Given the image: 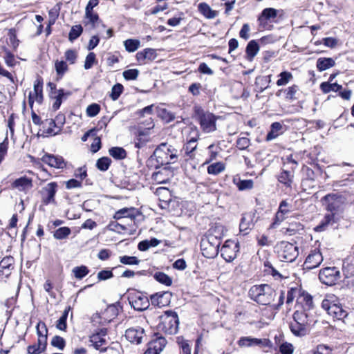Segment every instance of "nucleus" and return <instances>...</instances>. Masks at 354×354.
<instances>
[{
	"instance_id": "58836bf2",
	"label": "nucleus",
	"mask_w": 354,
	"mask_h": 354,
	"mask_svg": "<svg viewBox=\"0 0 354 354\" xmlns=\"http://www.w3.org/2000/svg\"><path fill=\"white\" fill-rule=\"evenodd\" d=\"M55 68L59 79L62 78L64 75L68 70V67L66 62L63 60H57L55 63Z\"/></svg>"
},
{
	"instance_id": "412c9836",
	"label": "nucleus",
	"mask_w": 354,
	"mask_h": 354,
	"mask_svg": "<svg viewBox=\"0 0 354 354\" xmlns=\"http://www.w3.org/2000/svg\"><path fill=\"white\" fill-rule=\"evenodd\" d=\"M139 215V212L134 207H124L117 211L113 218L115 220H120L122 218H130L131 221H133Z\"/></svg>"
},
{
	"instance_id": "6ab92c4d",
	"label": "nucleus",
	"mask_w": 354,
	"mask_h": 354,
	"mask_svg": "<svg viewBox=\"0 0 354 354\" xmlns=\"http://www.w3.org/2000/svg\"><path fill=\"white\" fill-rule=\"evenodd\" d=\"M339 221L337 216L334 214H326L323 219L320 221L319 224L315 227L316 232H323L328 229L329 226H333Z\"/></svg>"
},
{
	"instance_id": "20e7f679",
	"label": "nucleus",
	"mask_w": 354,
	"mask_h": 354,
	"mask_svg": "<svg viewBox=\"0 0 354 354\" xmlns=\"http://www.w3.org/2000/svg\"><path fill=\"white\" fill-rule=\"evenodd\" d=\"M345 200L342 195L331 193L324 196L321 199V202L327 212L338 216L344 212Z\"/></svg>"
},
{
	"instance_id": "8fccbe9b",
	"label": "nucleus",
	"mask_w": 354,
	"mask_h": 354,
	"mask_svg": "<svg viewBox=\"0 0 354 354\" xmlns=\"http://www.w3.org/2000/svg\"><path fill=\"white\" fill-rule=\"evenodd\" d=\"M159 116L162 120L169 123L175 119V115L172 112L167 110L166 109H162L159 111Z\"/></svg>"
},
{
	"instance_id": "b1692460",
	"label": "nucleus",
	"mask_w": 354,
	"mask_h": 354,
	"mask_svg": "<svg viewBox=\"0 0 354 354\" xmlns=\"http://www.w3.org/2000/svg\"><path fill=\"white\" fill-rule=\"evenodd\" d=\"M12 187L20 192H26L32 187V182L30 178L26 176L21 177L12 183Z\"/></svg>"
},
{
	"instance_id": "09e8293b",
	"label": "nucleus",
	"mask_w": 354,
	"mask_h": 354,
	"mask_svg": "<svg viewBox=\"0 0 354 354\" xmlns=\"http://www.w3.org/2000/svg\"><path fill=\"white\" fill-rule=\"evenodd\" d=\"M177 342L180 348V354H191V347L187 340L179 337L177 339Z\"/></svg>"
},
{
	"instance_id": "69168bd1",
	"label": "nucleus",
	"mask_w": 354,
	"mask_h": 354,
	"mask_svg": "<svg viewBox=\"0 0 354 354\" xmlns=\"http://www.w3.org/2000/svg\"><path fill=\"white\" fill-rule=\"evenodd\" d=\"M250 145V140L246 137H241L236 140V147L240 150L246 149Z\"/></svg>"
},
{
	"instance_id": "1a4fd4ad",
	"label": "nucleus",
	"mask_w": 354,
	"mask_h": 354,
	"mask_svg": "<svg viewBox=\"0 0 354 354\" xmlns=\"http://www.w3.org/2000/svg\"><path fill=\"white\" fill-rule=\"evenodd\" d=\"M276 248L278 257L282 261L293 262L299 255L298 247L287 241L279 243Z\"/></svg>"
},
{
	"instance_id": "2f4dec72",
	"label": "nucleus",
	"mask_w": 354,
	"mask_h": 354,
	"mask_svg": "<svg viewBox=\"0 0 354 354\" xmlns=\"http://www.w3.org/2000/svg\"><path fill=\"white\" fill-rule=\"evenodd\" d=\"M199 12L207 19H214L217 16V12L213 10L206 3H201L198 6Z\"/></svg>"
},
{
	"instance_id": "393cba45",
	"label": "nucleus",
	"mask_w": 354,
	"mask_h": 354,
	"mask_svg": "<svg viewBox=\"0 0 354 354\" xmlns=\"http://www.w3.org/2000/svg\"><path fill=\"white\" fill-rule=\"evenodd\" d=\"M157 56V53L155 49L153 48H145L142 51H139L136 54V59L139 62L145 63L146 60L151 61L153 60Z\"/></svg>"
},
{
	"instance_id": "a19ab883",
	"label": "nucleus",
	"mask_w": 354,
	"mask_h": 354,
	"mask_svg": "<svg viewBox=\"0 0 354 354\" xmlns=\"http://www.w3.org/2000/svg\"><path fill=\"white\" fill-rule=\"evenodd\" d=\"M225 169V164L221 162H217L208 166L207 173L212 175H218L223 172Z\"/></svg>"
},
{
	"instance_id": "f03ea898",
	"label": "nucleus",
	"mask_w": 354,
	"mask_h": 354,
	"mask_svg": "<svg viewBox=\"0 0 354 354\" xmlns=\"http://www.w3.org/2000/svg\"><path fill=\"white\" fill-rule=\"evenodd\" d=\"M249 297L259 305L270 306L277 296L276 291L268 284L252 286L248 291Z\"/></svg>"
},
{
	"instance_id": "4c0bfd02",
	"label": "nucleus",
	"mask_w": 354,
	"mask_h": 354,
	"mask_svg": "<svg viewBox=\"0 0 354 354\" xmlns=\"http://www.w3.org/2000/svg\"><path fill=\"white\" fill-rule=\"evenodd\" d=\"M109 153L110 156L116 160H122L127 157V151L122 147H111L109 150Z\"/></svg>"
},
{
	"instance_id": "79ce46f5",
	"label": "nucleus",
	"mask_w": 354,
	"mask_h": 354,
	"mask_svg": "<svg viewBox=\"0 0 354 354\" xmlns=\"http://www.w3.org/2000/svg\"><path fill=\"white\" fill-rule=\"evenodd\" d=\"M278 77L279 79L277 81V85L279 86L286 85L293 78L292 74L288 71H283L280 73Z\"/></svg>"
},
{
	"instance_id": "423d86ee",
	"label": "nucleus",
	"mask_w": 354,
	"mask_h": 354,
	"mask_svg": "<svg viewBox=\"0 0 354 354\" xmlns=\"http://www.w3.org/2000/svg\"><path fill=\"white\" fill-rule=\"evenodd\" d=\"M177 150L171 145L161 143L155 149L153 156L161 165L174 163L177 160Z\"/></svg>"
},
{
	"instance_id": "bb28decb",
	"label": "nucleus",
	"mask_w": 354,
	"mask_h": 354,
	"mask_svg": "<svg viewBox=\"0 0 354 354\" xmlns=\"http://www.w3.org/2000/svg\"><path fill=\"white\" fill-rule=\"evenodd\" d=\"M90 342L91 346L96 350L102 352L107 346V342L105 337H101L100 335H93L90 337Z\"/></svg>"
},
{
	"instance_id": "f8f14e48",
	"label": "nucleus",
	"mask_w": 354,
	"mask_h": 354,
	"mask_svg": "<svg viewBox=\"0 0 354 354\" xmlns=\"http://www.w3.org/2000/svg\"><path fill=\"white\" fill-rule=\"evenodd\" d=\"M239 252V243L232 240H227L221 249V254L227 262L234 260Z\"/></svg>"
},
{
	"instance_id": "9d476101",
	"label": "nucleus",
	"mask_w": 354,
	"mask_h": 354,
	"mask_svg": "<svg viewBox=\"0 0 354 354\" xmlns=\"http://www.w3.org/2000/svg\"><path fill=\"white\" fill-rule=\"evenodd\" d=\"M341 274L336 267H326L320 270L319 279L320 281L327 286L335 285L340 280Z\"/></svg>"
},
{
	"instance_id": "864d4df0",
	"label": "nucleus",
	"mask_w": 354,
	"mask_h": 354,
	"mask_svg": "<svg viewBox=\"0 0 354 354\" xmlns=\"http://www.w3.org/2000/svg\"><path fill=\"white\" fill-rule=\"evenodd\" d=\"M120 262L124 265H138L140 260L133 256H122L120 257Z\"/></svg>"
},
{
	"instance_id": "cd10ccee",
	"label": "nucleus",
	"mask_w": 354,
	"mask_h": 354,
	"mask_svg": "<svg viewBox=\"0 0 354 354\" xmlns=\"http://www.w3.org/2000/svg\"><path fill=\"white\" fill-rule=\"evenodd\" d=\"M299 91V86L296 84H293L284 90H279L277 93V95L279 96L281 92H283L285 93L286 100L288 101H294L297 99V94L298 93Z\"/></svg>"
},
{
	"instance_id": "4d7b16f0",
	"label": "nucleus",
	"mask_w": 354,
	"mask_h": 354,
	"mask_svg": "<svg viewBox=\"0 0 354 354\" xmlns=\"http://www.w3.org/2000/svg\"><path fill=\"white\" fill-rule=\"evenodd\" d=\"M14 259L9 256L4 257L0 262V268L10 269V272L13 268Z\"/></svg>"
},
{
	"instance_id": "49530a36",
	"label": "nucleus",
	"mask_w": 354,
	"mask_h": 354,
	"mask_svg": "<svg viewBox=\"0 0 354 354\" xmlns=\"http://www.w3.org/2000/svg\"><path fill=\"white\" fill-rule=\"evenodd\" d=\"M71 229L68 227H62L58 228L54 232L53 236L55 239L62 240L66 239L71 234Z\"/></svg>"
},
{
	"instance_id": "6e6552de",
	"label": "nucleus",
	"mask_w": 354,
	"mask_h": 354,
	"mask_svg": "<svg viewBox=\"0 0 354 354\" xmlns=\"http://www.w3.org/2000/svg\"><path fill=\"white\" fill-rule=\"evenodd\" d=\"M322 308L333 318L342 320L344 324L350 323L349 314L341 305L335 304L329 299H325L322 302Z\"/></svg>"
},
{
	"instance_id": "c85d7f7f",
	"label": "nucleus",
	"mask_w": 354,
	"mask_h": 354,
	"mask_svg": "<svg viewBox=\"0 0 354 354\" xmlns=\"http://www.w3.org/2000/svg\"><path fill=\"white\" fill-rule=\"evenodd\" d=\"M298 301L303 307L302 310L308 312L311 308H313V297L307 292H303L298 297Z\"/></svg>"
},
{
	"instance_id": "f3484780",
	"label": "nucleus",
	"mask_w": 354,
	"mask_h": 354,
	"mask_svg": "<svg viewBox=\"0 0 354 354\" xmlns=\"http://www.w3.org/2000/svg\"><path fill=\"white\" fill-rule=\"evenodd\" d=\"M323 257L319 250H312L306 259L304 266L308 270L318 267L323 261Z\"/></svg>"
},
{
	"instance_id": "3c124183",
	"label": "nucleus",
	"mask_w": 354,
	"mask_h": 354,
	"mask_svg": "<svg viewBox=\"0 0 354 354\" xmlns=\"http://www.w3.org/2000/svg\"><path fill=\"white\" fill-rule=\"evenodd\" d=\"M34 93L37 102L41 103L43 100L42 82L39 80L35 82L34 84Z\"/></svg>"
},
{
	"instance_id": "de8ad7c7",
	"label": "nucleus",
	"mask_w": 354,
	"mask_h": 354,
	"mask_svg": "<svg viewBox=\"0 0 354 354\" xmlns=\"http://www.w3.org/2000/svg\"><path fill=\"white\" fill-rule=\"evenodd\" d=\"M83 28L81 25H75L72 26L69 34H68V39L71 41H73L77 39L82 33Z\"/></svg>"
},
{
	"instance_id": "680f3d73",
	"label": "nucleus",
	"mask_w": 354,
	"mask_h": 354,
	"mask_svg": "<svg viewBox=\"0 0 354 354\" xmlns=\"http://www.w3.org/2000/svg\"><path fill=\"white\" fill-rule=\"evenodd\" d=\"M85 18L88 20V24H91L92 28L95 27V24L99 21V16L97 13L92 12H85Z\"/></svg>"
},
{
	"instance_id": "7ed1b4c3",
	"label": "nucleus",
	"mask_w": 354,
	"mask_h": 354,
	"mask_svg": "<svg viewBox=\"0 0 354 354\" xmlns=\"http://www.w3.org/2000/svg\"><path fill=\"white\" fill-rule=\"evenodd\" d=\"M158 329L166 334L177 333L179 326V318L177 313L173 310H167L158 317Z\"/></svg>"
},
{
	"instance_id": "a211bd4d",
	"label": "nucleus",
	"mask_w": 354,
	"mask_h": 354,
	"mask_svg": "<svg viewBox=\"0 0 354 354\" xmlns=\"http://www.w3.org/2000/svg\"><path fill=\"white\" fill-rule=\"evenodd\" d=\"M255 222L256 221L254 213L248 212L243 214L239 225L240 232H242L244 235L248 234L254 227Z\"/></svg>"
},
{
	"instance_id": "a878e982",
	"label": "nucleus",
	"mask_w": 354,
	"mask_h": 354,
	"mask_svg": "<svg viewBox=\"0 0 354 354\" xmlns=\"http://www.w3.org/2000/svg\"><path fill=\"white\" fill-rule=\"evenodd\" d=\"M277 13L278 10L274 8H265L259 17L258 20L261 24H266L268 21H272L274 18H276Z\"/></svg>"
},
{
	"instance_id": "2eb2a0df",
	"label": "nucleus",
	"mask_w": 354,
	"mask_h": 354,
	"mask_svg": "<svg viewBox=\"0 0 354 354\" xmlns=\"http://www.w3.org/2000/svg\"><path fill=\"white\" fill-rule=\"evenodd\" d=\"M238 344L241 347H251L254 346H259L260 347L272 346V343L268 339H258L251 337H242L238 341Z\"/></svg>"
},
{
	"instance_id": "e2e57ef3",
	"label": "nucleus",
	"mask_w": 354,
	"mask_h": 354,
	"mask_svg": "<svg viewBox=\"0 0 354 354\" xmlns=\"http://www.w3.org/2000/svg\"><path fill=\"white\" fill-rule=\"evenodd\" d=\"M49 127L46 130V133L50 135H57L61 130V127H57L55 121L50 119L48 121Z\"/></svg>"
},
{
	"instance_id": "aec40b11",
	"label": "nucleus",
	"mask_w": 354,
	"mask_h": 354,
	"mask_svg": "<svg viewBox=\"0 0 354 354\" xmlns=\"http://www.w3.org/2000/svg\"><path fill=\"white\" fill-rule=\"evenodd\" d=\"M167 343V342L165 337L162 336H156L148 343V348L147 351L156 353V354H160V353L166 346Z\"/></svg>"
},
{
	"instance_id": "a18cd8bd",
	"label": "nucleus",
	"mask_w": 354,
	"mask_h": 354,
	"mask_svg": "<svg viewBox=\"0 0 354 354\" xmlns=\"http://www.w3.org/2000/svg\"><path fill=\"white\" fill-rule=\"evenodd\" d=\"M111 160L108 157H102L99 158L96 162L97 168L102 171H105L109 169Z\"/></svg>"
},
{
	"instance_id": "4468645a",
	"label": "nucleus",
	"mask_w": 354,
	"mask_h": 354,
	"mask_svg": "<svg viewBox=\"0 0 354 354\" xmlns=\"http://www.w3.org/2000/svg\"><path fill=\"white\" fill-rule=\"evenodd\" d=\"M57 183L51 182L47 184L41 190V201L47 205L50 203H55V196L57 191Z\"/></svg>"
},
{
	"instance_id": "c03bdc74",
	"label": "nucleus",
	"mask_w": 354,
	"mask_h": 354,
	"mask_svg": "<svg viewBox=\"0 0 354 354\" xmlns=\"http://www.w3.org/2000/svg\"><path fill=\"white\" fill-rule=\"evenodd\" d=\"M72 272L76 279H82L88 274L89 270L86 266H81L75 267Z\"/></svg>"
},
{
	"instance_id": "5fc2aeb1",
	"label": "nucleus",
	"mask_w": 354,
	"mask_h": 354,
	"mask_svg": "<svg viewBox=\"0 0 354 354\" xmlns=\"http://www.w3.org/2000/svg\"><path fill=\"white\" fill-rule=\"evenodd\" d=\"M51 345L62 351L65 347L66 342L63 337L55 335L51 340Z\"/></svg>"
},
{
	"instance_id": "f704fd0d",
	"label": "nucleus",
	"mask_w": 354,
	"mask_h": 354,
	"mask_svg": "<svg viewBox=\"0 0 354 354\" xmlns=\"http://www.w3.org/2000/svg\"><path fill=\"white\" fill-rule=\"evenodd\" d=\"M335 62L332 58L321 57L317 61V68L319 71H324L335 65Z\"/></svg>"
},
{
	"instance_id": "c9c22d12",
	"label": "nucleus",
	"mask_w": 354,
	"mask_h": 354,
	"mask_svg": "<svg viewBox=\"0 0 354 354\" xmlns=\"http://www.w3.org/2000/svg\"><path fill=\"white\" fill-rule=\"evenodd\" d=\"M320 88L324 93H328L330 91L337 92L339 91L342 86L337 83L332 82H322L320 84Z\"/></svg>"
},
{
	"instance_id": "6e6d98bb",
	"label": "nucleus",
	"mask_w": 354,
	"mask_h": 354,
	"mask_svg": "<svg viewBox=\"0 0 354 354\" xmlns=\"http://www.w3.org/2000/svg\"><path fill=\"white\" fill-rule=\"evenodd\" d=\"M122 75L126 80H135L139 75V71L138 69H128L124 71Z\"/></svg>"
},
{
	"instance_id": "37998d69",
	"label": "nucleus",
	"mask_w": 354,
	"mask_h": 354,
	"mask_svg": "<svg viewBox=\"0 0 354 354\" xmlns=\"http://www.w3.org/2000/svg\"><path fill=\"white\" fill-rule=\"evenodd\" d=\"M153 277L157 281L167 286H169L172 283L171 278L162 272H156Z\"/></svg>"
},
{
	"instance_id": "c756f323",
	"label": "nucleus",
	"mask_w": 354,
	"mask_h": 354,
	"mask_svg": "<svg viewBox=\"0 0 354 354\" xmlns=\"http://www.w3.org/2000/svg\"><path fill=\"white\" fill-rule=\"evenodd\" d=\"M39 344L47 343L48 329L44 322H39L36 326Z\"/></svg>"
},
{
	"instance_id": "dca6fc26",
	"label": "nucleus",
	"mask_w": 354,
	"mask_h": 354,
	"mask_svg": "<svg viewBox=\"0 0 354 354\" xmlns=\"http://www.w3.org/2000/svg\"><path fill=\"white\" fill-rule=\"evenodd\" d=\"M125 337L131 343L141 344L145 337V330L140 326L130 328L126 330Z\"/></svg>"
},
{
	"instance_id": "052dcab7",
	"label": "nucleus",
	"mask_w": 354,
	"mask_h": 354,
	"mask_svg": "<svg viewBox=\"0 0 354 354\" xmlns=\"http://www.w3.org/2000/svg\"><path fill=\"white\" fill-rule=\"evenodd\" d=\"M286 215L277 210L270 227L275 228L279 225L286 219Z\"/></svg>"
},
{
	"instance_id": "13d9d810",
	"label": "nucleus",
	"mask_w": 354,
	"mask_h": 354,
	"mask_svg": "<svg viewBox=\"0 0 354 354\" xmlns=\"http://www.w3.org/2000/svg\"><path fill=\"white\" fill-rule=\"evenodd\" d=\"M123 91V86L120 84H115L111 89V93L110 95L113 100L118 99Z\"/></svg>"
},
{
	"instance_id": "ddd939ff",
	"label": "nucleus",
	"mask_w": 354,
	"mask_h": 354,
	"mask_svg": "<svg viewBox=\"0 0 354 354\" xmlns=\"http://www.w3.org/2000/svg\"><path fill=\"white\" fill-rule=\"evenodd\" d=\"M48 86L51 90L50 97L55 100V102L53 104L52 109L53 111H57L59 109L63 99H66L68 96L71 95V92H65L62 88L57 90L56 85L52 82H49Z\"/></svg>"
},
{
	"instance_id": "ea45409f",
	"label": "nucleus",
	"mask_w": 354,
	"mask_h": 354,
	"mask_svg": "<svg viewBox=\"0 0 354 354\" xmlns=\"http://www.w3.org/2000/svg\"><path fill=\"white\" fill-rule=\"evenodd\" d=\"M125 50L129 53L135 52L140 46V41L138 39H128L124 41Z\"/></svg>"
},
{
	"instance_id": "0e129e2a",
	"label": "nucleus",
	"mask_w": 354,
	"mask_h": 354,
	"mask_svg": "<svg viewBox=\"0 0 354 354\" xmlns=\"http://www.w3.org/2000/svg\"><path fill=\"white\" fill-rule=\"evenodd\" d=\"M100 111L99 104L93 103L89 105L86 109V114L89 117H94L98 114Z\"/></svg>"
},
{
	"instance_id": "39448f33",
	"label": "nucleus",
	"mask_w": 354,
	"mask_h": 354,
	"mask_svg": "<svg viewBox=\"0 0 354 354\" xmlns=\"http://www.w3.org/2000/svg\"><path fill=\"white\" fill-rule=\"evenodd\" d=\"M194 114L203 132L211 133L216 130L217 118L213 113L205 111L199 106H195Z\"/></svg>"
},
{
	"instance_id": "9b49d317",
	"label": "nucleus",
	"mask_w": 354,
	"mask_h": 354,
	"mask_svg": "<svg viewBox=\"0 0 354 354\" xmlns=\"http://www.w3.org/2000/svg\"><path fill=\"white\" fill-rule=\"evenodd\" d=\"M128 299L131 306L138 311H143L150 305L148 297L140 292H131Z\"/></svg>"
},
{
	"instance_id": "f257e3e1",
	"label": "nucleus",
	"mask_w": 354,
	"mask_h": 354,
	"mask_svg": "<svg viewBox=\"0 0 354 354\" xmlns=\"http://www.w3.org/2000/svg\"><path fill=\"white\" fill-rule=\"evenodd\" d=\"M315 322L313 315L306 310H296L293 314V320L290 324V329L297 337L308 335Z\"/></svg>"
},
{
	"instance_id": "473e14b6",
	"label": "nucleus",
	"mask_w": 354,
	"mask_h": 354,
	"mask_svg": "<svg viewBox=\"0 0 354 354\" xmlns=\"http://www.w3.org/2000/svg\"><path fill=\"white\" fill-rule=\"evenodd\" d=\"M293 177V172L287 170H283L278 176V180L281 183L285 185L286 187H290L292 183Z\"/></svg>"
},
{
	"instance_id": "5701e85b",
	"label": "nucleus",
	"mask_w": 354,
	"mask_h": 354,
	"mask_svg": "<svg viewBox=\"0 0 354 354\" xmlns=\"http://www.w3.org/2000/svg\"><path fill=\"white\" fill-rule=\"evenodd\" d=\"M155 194L158 197L161 208H166L169 203L171 201V194L169 189L163 187L156 189Z\"/></svg>"
},
{
	"instance_id": "72a5a7b5",
	"label": "nucleus",
	"mask_w": 354,
	"mask_h": 354,
	"mask_svg": "<svg viewBox=\"0 0 354 354\" xmlns=\"http://www.w3.org/2000/svg\"><path fill=\"white\" fill-rule=\"evenodd\" d=\"M259 50V46L255 40H251L249 41L245 50L248 59L252 61L254 56L258 53Z\"/></svg>"
},
{
	"instance_id": "4be33fe9",
	"label": "nucleus",
	"mask_w": 354,
	"mask_h": 354,
	"mask_svg": "<svg viewBox=\"0 0 354 354\" xmlns=\"http://www.w3.org/2000/svg\"><path fill=\"white\" fill-rule=\"evenodd\" d=\"M41 160L51 167L63 169L66 167V163L63 158L60 156H55L51 154H45L41 158Z\"/></svg>"
},
{
	"instance_id": "bf43d9fd",
	"label": "nucleus",
	"mask_w": 354,
	"mask_h": 354,
	"mask_svg": "<svg viewBox=\"0 0 354 354\" xmlns=\"http://www.w3.org/2000/svg\"><path fill=\"white\" fill-rule=\"evenodd\" d=\"M113 273L111 270H102L97 274V278L99 281H106L113 277Z\"/></svg>"
},
{
	"instance_id": "338daca9",
	"label": "nucleus",
	"mask_w": 354,
	"mask_h": 354,
	"mask_svg": "<svg viewBox=\"0 0 354 354\" xmlns=\"http://www.w3.org/2000/svg\"><path fill=\"white\" fill-rule=\"evenodd\" d=\"M292 205L287 202L286 200H283L280 203L278 210L281 213L287 215L292 211Z\"/></svg>"
},
{
	"instance_id": "7c9ffc66",
	"label": "nucleus",
	"mask_w": 354,
	"mask_h": 354,
	"mask_svg": "<svg viewBox=\"0 0 354 354\" xmlns=\"http://www.w3.org/2000/svg\"><path fill=\"white\" fill-rule=\"evenodd\" d=\"M233 183L236 185L239 190L244 191L247 189H251L253 188L254 182L252 180H241L239 177H234L233 178Z\"/></svg>"
},
{
	"instance_id": "0eeeda50",
	"label": "nucleus",
	"mask_w": 354,
	"mask_h": 354,
	"mask_svg": "<svg viewBox=\"0 0 354 354\" xmlns=\"http://www.w3.org/2000/svg\"><path fill=\"white\" fill-rule=\"evenodd\" d=\"M221 240L216 236L209 235L201 241L202 254L207 259H213L218 254Z\"/></svg>"
},
{
	"instance_id": "774afa93",
	"label": "nucleus",
	"mask_w": 354,
	"mask_h": 354,
	"mask_svg": "<svg viewBox=\"0 0 354 354\" xmlns=\"http://www.w3.org/2000/svg\"><path fill=\"white\" fill-rule=\"evenodd\" d=\"M279 351L282 354H292L294 348L292 344L284 342L280 346Z\"/></svg>"
},
{
	"instance_id": "603ef678",
	"label": "nucleus",
	"mask_w": 354,
	"mask_h": 354,
	"mask_svg": "<svg viewBox=\"0 0 354 354\" xmlns=\"http://www.w3.org/2000/svg\"><path fill=\"white\" fill-rule=\"evenodd\" d=\"M197 141L196 138H189L187 143L185 145L183 149L185 150V152L187 155L191 156V153L193 152V151L196 149V145L195 143Z\"/></svg>"
},
{
	"instance_id": "e433bc0d",
	"label": "nucleus",
	"mask_w": 354,
	"mask_h": 354,
	"mask_svg": "<svg viewBox=\"0 0 354 354\" xmlns=\"http://www.w3.org/2000/svg\"><path fill=\"white\" fill-rule=\"evenodd\" d=\"M47 346V343H41L37 340V344L30 345L27 347V351L28 354H41L44 353Z\"/></svg>"
}]
</instances>
